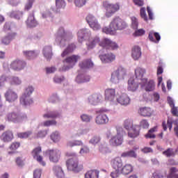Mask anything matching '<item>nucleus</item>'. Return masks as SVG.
Wrapping results in <instances>:
<instances>
[{"mask_svg":"<svg viewBox=\"0 0 178 178\" xmlns=\"http://www.w3.org/2000/svg\"><path fill=\"white\" fill-rule=\"evenodd\" d=\"M138 83H136L134 79L133 78H131L128 81V91H132L134 92V91H137V88H138Z\"/></svg>","mask_w":178,"mask_h":178,"instance_id":"72a5a7b5","label":"nucleus"},{"mask_svg":"<svg viewBox=\"0 0 178 178\" xmlns=\"http://www.w3.org/2000/svg\"><path fill=\"white\" fill-rule=\"evenodd\" d=\"M148 37L149 41H152V42L158 43L161 41V35L159 33L149 32Z\"/></svg>","mask_w":178,"mask_h":178,"instance_id":"e433bc0d","label":"nucleus"},{"mask_svg":"<svg viewBox=\"0 0 178 178\" xmlns=\"http://www.w3.org/2000/svg\"><path fill=\"white\" fill-rule=\"evenodd\" d=\"M4 97L8 102H15L18 98L17 93L12 89H8L6 92Z\"/></svg>","mask_w":178,"mask_h":178,"instance_id":"f3484780","label":"nucleus"},{"mask_svg":"<svg viewBox=\"0 0 178 178\" xmlns=\"http://www.w3.org/2000/svg\"><path fill=\"white\" fill-rule=\"evenodd\" d=\"M128 130V136L130 138H136V137L140 136V131L138 130L137 127H134Z\"/></svg>","mask_w":178,"mask_h":178,"instance_id":"4c0bfd02","label":"nucleus"},{"mask_svg":"<svg viewBox=\"0 0 178 178\" xmlns=\"http://www.w3.org/2000/svg\"><path fill=\"white\" fill-rule=\"evenodd\" d=\"M138 113L143 118H151L154 113V111L149 107H141L138 110Z\"/></svg>","mask_w":178,"mask_h":178,"instance_id":"aec40b11","label":"nucleus"},{"mask_svg":"<svg viewBox=\"0 0 178 178\" xmlns=\"http://www.w3.org/2000/svg\"><path fill=\"white\" fill-rule=\"evenodd\" d=\"M41 152V147H38L33 150L32 155L33 156V159H35L40 163V165H42V166H45L47 163L45 161H42V156L40 155Z\"/></svg>","mask_w":178,"mask_h":178,"instance_id":"dca6fc26","label":"nucleus"},{"mask_svg":"<svg viewBox=\"0 0 178 178\" xmlns=\"http://www.w3.org/2000/svg\"><path fill=\"white\" fill-rule=\"evenodd\" d=\"M83 145V141L75 140H70L67 143V147L70 148H73V147H80V145Z\"/></svg>","mask_w":178,"mask_h":178,"instance_id":"09e8293b","label":"nucleus"},{"mask_svg":"<svg viewBox=\"0 0 178 178\" xmlns=\"http://www.w3.org/2000/svg\"><path fill=\"white\" fill-rule=\"evenodd\" d=\"M26 67V61L23 60H15L10 64V68L13 70H15V72H20V70H23Z\"/></svg>","mask_w":178,"mask_h":178,"instance_id":"ddd939ff","label":"nucleus"},{"mask_svg":"<svg viewBox=\"0 0 178 178\" xmlns=\"http://www.w3.org/2000/svg\"><path fill=\"white\" fill-rule=\"evenodd\" d=\"M49 131V129L40 130L37 134H35V138H45Z\"/></svg>","mask_w":178,"mask_h":178,"instance_id":"603ef678","label":"nucleus"},{"mask_svg":"<svg viewBox=\"0 0 178 178\" xmlns=\"http://www.w3.org/2000/svg\"><path fill=\"white\" fill-rule=\"evenodd\" d=\"M79 59H80V56L72 55L71 56L67 57L63 63L65 65L59 68V72H67V70H70V69H73L77 63Z\"/></svg>","mask_w":178,"mask_h":178,"instance_id":"39448f33","label":"nucleus"},{"mask_svg":"<svg viewBox=\"0 0 178 178\" xmlns=\"http://www.w3.org/2000/svg\"><path fill=\"white\" fill-rule=\"evenodd\" d=\"M42 170L40 168H38L33 171V178H41V175Z\"/></svg>","mask_w":178,"mask_h":178,"instance_id":"338daca9","label":"nucleus"},{"mask_svg":"<svg viewBox=\"0 0 178 178\" xmlns=\"http://www.w3.org/2000/svg\"><path fill=\"white\" fill-rule=\"evenodd\" d=\"M42 55L47 60H51L54 53H52V46H44L42 49Z\"/></svg>","mask_w":178,"mask_h":178,"instance_id":"b1692460","label":"nucleus"},{"mask_svg":"<svg viewBox=\"0 0 178 178\" xmlns=\"http://www.w3.org/2000/svg\"><path fill=\"white\" fill-rule=\"evenodd\" d=\"M141 47L140 46H134L131 49V58L134 60H138L141 58Z\"/></svg>","mask_w":178,"mask_h":178,"instance_id":"5701e85b","label":"nucleus"},{"mask_svg":"<svg viewBox=\"0 0 178 178\" xmlns=\"http://www.w3.org/2000/svg\"><path fill=\"white\" fill-rule=\"evenodd\" d=\"M142 88L147 92L154 91L155 90V81L154 80L147 81V79H142Z\"/></svg>","mask_w":178,"mask_h":178,"instance_id":"2eb2a0df","label":"nucleus"},{"mask_svg":"<svg viewBox=\"0 0 178 178\" xmlns=\"http://www.w3.org/2000/svg\"><path fill=\"white\" fill-rule=\"evenodd\" d=\"M90 27L95 31L99 30V29H101V26L98 23L97 18L92 15H90Z\"/></svg>","mask_w":178,"mask_h":178,"instance_id":"2f4dec72","label":"nucleus"},{"mask_svg":"<svg viewBox=\"0 0 178 178\" xmlns=\"http://www.w3.org/2000/svg\"><path fill=\"white\" fill-rule=\"evenodd\" d=\"M122 158H137V153L134 150H130L128 152H123L121 154Z\"/></svg>","mask_w":178,"mask_h":178,"instance_id":"3c124183","label":"nucleus"},{"mask_svg":"<svg viewBox=\"0 0 178 178\" xmlns=\"http://www.w3.org/2000/svg\"><path fill=\"white\" fill-rule=\"evenodd\" d=\"M158 131V127H154L153 128H151L147 134L145 135V138H156V136H155L156 131Z\"/></svg>","mask_w":178,"mask_h":178,"instance_id":"49530a36","label":"nucleus"},{"mask_svg":"<svg viewBox=\"0 0 178 178\" xmlns=\"http://www.w3.org/2000/svg\"><path fill=\"white\" fill-rule=\"evenodd\" d=\"M79 147H81V149L79 151V154L81 155H84V154H88L90 152V148L88 147V145L83 143L82 145H80Z\"/></svg>","mask_w":178,"mask_h":178,"instance_id":"5fc2aeb1","label":"nucleus"},{"mask_svg":"<svg viewBox=\"0 0 178 178\" xmlns=\"http://www.w3.org/2000/svg\"><path fill=\"white\" fill-rule=\"evenodd\" d=\"M111 166L117 172H120L123 167V161L120 157H115L111 161Z\"/></svg>","mask_w":178,"mask_h":178,"instance_id":"a211bd4d","label":"nucleus"},{"mask_svg":"<svg viewBox=\"0 0 178 178\" xmlns=\"http://www.w3.org/2000/svg\"><path fill=\"white\" fill-rule=\"evenodd\" d=\"M140 127L143 129H149V123L147 120H142L140 123Z\"/></svg>","mask_w":178,"mask_h":178,"instance_id":"69168bd1","label":"nucleus"},{"mask_svg":"<svg viewBox=\"0 0 178 178\" xmlns=\"http://www.w3.org/2000/svg\"><path fill=\"white\" fill-rule=\"evenodd\" d=\"M177 168L172 167L170 169V172L167 176V178H178Z\"/></svg>","mask_w":178,"mask_h":178,"instance_id":"864d4df0","label":"nucleus"},{"mask_svg":"<svg viewBox=\"0 0 178 178\" xmlns=\"http://www.w3.org/2000/svg\"><path fill=\"white\" fill-rule=\"evenodd\" d=\"M45 70H46V74H52L55 73V72H56L57 69L54 66H53V67H47L45 68Z\"/></svg>","mask_w":178,"mask_h":178,"instance_id":"0e129e2a","label":"nucleus"},{"mask_svg":"<svg viewBox=\"0 0 178 178\" xmlns=\"http://www.w3.org/2000/svg\"><path fill=\"white\" fill-rule=\"evenodd\" d=\"M63 81H65V76H63L55 75L53 77V81L55 84H60Z\"/></svg>","mask_w":178,"mask_h":178,"instance_id":"13d9d810","label":"nucleus"},{"mask_svg":"<svg viewBox=\"0 0 178 178\" xmlns=\"http://www.w3.org/2000/svg\"><path fill=\"white\" fill-rule=\"evenodd\" d=\"M103 6L106 9V17H111V16H113V15H115V13H116V12L120 9V5L119 3L112 4L108 1L103 2Z\"/></svg>","mask_w":178,"mask_h":178,"instance_id":"1a4fd4ad","label":"nucleus"},{"mask_svg":"<svg viewBox=\"0 0 178 178\" xmlns=\"http://www.w3.org/2000/svg\"><path fill=\"white\" fill-rule=\"evenodd\" d=\"M35 90V88L33 85H29L24 88V91L19 98V102L22 105L26 106L27 105H31L34 102L31 95H33Z\"/></svg>","mask_w":178,"mask_h":178,"instance_id":"20e7f679","label":"nucleus"},{"mask_svg":"<svg viewBox=\"0 0 178 178\" xmlns=\"http://www.w3.org/2000/svg\"><path fill=\"white\" fill-rule=\"evenodd\" d=\"M8 80V76L6 75H1L0 76V90H2L3 87H5V83H6Z\"/></svg>","mask_w":178,"mask_h":178,"instance_id":"052dcab7","label":"nucleus"},{"mask_svg":"<svg viewBox=\"0 0 178 178\" xmlns=\"http://www.w3.org/2000/svg\"><path fill=\"white\" fill-rule=\"evenodd\" d=\"M31 134H33V131H28L26 132L17 133V136L18 138H29V137H30V136H31Z\"/></svg>","mask_w":178,"mask_h":178,"instance_id":"6e6d98bb","label":"nucleus"},{"mask_svg":"<svg viewBox=\"0 0 178 178\" xmlns=\"http://www.w3.org/2000/svg\"><path fill=\"white\" fill-rule=\"evenodd\" d=\"M66 6L65 0H56V8L57 9H63Z\"/></svg>","mask_w":178,"mask_h":178,"instance_id":"4d7b16f0","label":"nucleus"},{"mask_svg":"<svg viewBox=\"0 0 178 178\" xmlns=\"http://www.w3.org/2000/svg\"><path fill=\"white\" fill-rule=\"evenodd\" d=\"M24 56H26L27 59H35L38 55H40L39 51H23Z\"/></svg>","mask_w":178,"mask_h":178,"instance_id":"7c9ffc66","label":"nucleus"},{"mask_svg":"<svg viewBox=\"0 0 178 178\" xmlns=\"http://www.w3.org/2000/svg\"><path fill=\"white\" fill-rule=\"evenodd\" d=\"M126 134V132L123 131V128H118L117 129V134L112 136L109 140L110 145L113 147H118L123 144V136Z\"/></svg>","mask_w":178,"mask_h":178,"instance_id":"423d86ee","label":"nucleus"},{"mask_svg":"<svg viewBox=\"0 0 178 178\" xmlns=\"http://www.w3.org/2000/svg\"><path fill=\"white\" fill-rule=\"evenodd\" d=\"M124 126L127 130H130V129H133V127H133V120L130 119H127L124 121Z\"/></svg>","mask_w":178,"mask_h":178,"instance_id":"bf43d9fd","label":"nucleus"},{"mask_svg":"<svg viewBox=\"0 0 178 178\" xmlns=\"http://www.w3.org/2000/svg\"><path fill=\"white\" fill-rule=\"evenodd\" d=\"M162 127L164 131H166V130H168V127L170 131H172V128L173 127V121H172V119H168L167 123L166 122L163 121L162 123Z\"/></svg>","mask_w":178,"mask_h":178,"instance_id":"c03bdc74","label":"nucleus"},{"mask_svg":"<svg viewBox=\"0 0 178 178\" xmlns=\"http://www.w3.org/2000/svg\"><path fill=\"white\" fill-rule=\"evenodd\" d=\"M126 22H124L123 19L120 17H115L109 24V27L103 28L102 31L106 34H113L117 30H123V29H126Z\"/></svg>","mask_w":178,"mask_h":178,"instance_id":"f03ea898","label":"nucleus"},{"mask_svg":"<svg viewBox=\"0 0 178 178\" xmlns=\"http://www.w3.org/2000/svg\"><path fill=\"white\" fill-rule=\"evenodd\" d=\"M53 172L58 178H63L65 177V172H63V169L60 165H54L53 167Z\"/></svg>","mask_w":178,"mask_h":178,"instance_id":"473e14b6","label":"nucleus"},{"mask_svg":"<svg viewBox=\"0 0 178 178\" xmlns=\"http://www.w3.org/2000/svg\"><path fill=\"white\" fill-rule=\"evenodd\" d=\"M16 35V33H11L6 35V36H3L1 40V44L3 45H9L10 42H12L13 40H15Z\"/></svg>","mask_w":178,"mask_h":178,"instance_id":"393cba45","label":"nucleus"},{"mask_svg":"<svg viewBox=\"0 0 178 178\" xmlns=\"http://www.w3.org/2000/svg\"><path fill=\"white\" fill-rule=\"evenodd\" d=\"M26 24L29 29H33L38 26V22L34 17V13L30 14L26 21Z\"/></svg>","mask_w":178,"mask_h":178,"instance_id":"6ab92c4d","label":"nucleus"},{"mask_svg":"<svg viewBox=\"0 0 178 178\" xmlns=\"http://www.w3.org/2000/svg\"><path fill=\"white\" fill-rule=\"evenodd\" d=\"M50 138L53 143H59L60 141V133L58 131L52 132L50 135Z\"/></svg>","mask_w":178,"mask_h":178,"instance_id":"a18cd8bd","label":"nucleus"},{"mask_svg":"<svg viewBox=\"0 0 178 178\" xmlns=\"http://www.w3.org/2000/svg\"><path fill=\"white\" fill-rule=\"evenodd\" d=\"M0 138L4 143H10V141L13 140V133L10 131H7L2 134Z\"/></svg>","mask_w":178,"mask_h":178,"instance_id":"c756f323","label":"nucleus"},{"mask_svg":"<svg viewBox=\"0 0 178 178\" xmlns=\"http://www.w3.org/2000/svg\"><path fill=\"white\" fill-rule=\"evenodd\" d=\"M47 155H48L50 162L56 163L59 162L60 159V150L58 149H52L46 151Z\"/></svg>","mask_w":178,"mask_h":178,"instance_id":"9b49d317","label":"nucleus"},{"mask_svg":"<svg viewBox=\"0 0 178 178\" xmlns=\"http://www.w3.org/2000/svg\"><path fill=\"white\" fill-rule=\"evenodd\" d=\"M44 34L42 33V32L39 31L34 33V35H31L28 36V39L31 40V41H40V40H41Z\"/></svg>","mask_w":178,"mask_h":178,"instance_id":"37998d69","label":"nucleus"},{"mask_svg":"<svg viewBox=\"0 0 178 178\" xmlns=\"http://www.w3.org/2000/svg\"><path fill=\"white\" fill-rule=\"evenodd\" d=\"M67 156H71L66 161V165L68 170L79 173L83 170V165H79V159H77V154L74 152L67 153Z\"/></svg>","mask_w":178,"mask_h":178,"instance_id":"f257e3e1","label":"nucleus"},{"mask_svg":"<svg viewBox=\"0 0 178 178\" xmlns=\"http://www.w3.org/2000/svg\"><path fill=\"white\" fill-rule=\"evenodd\" d=\"M79 66L83 73H87L90 70V59L87 58L82 61H80L79 63Z\"/></svg>","mask_w":178,"mask_h":178,"instance_id":"c85d7f7f","label":"nucleus"},{"mask_svg":"<svg viewBox=\"0 0 178 178\" xmlns=\"http://www.w3.org/2000/svg\"><path fill=\"white\" fill-rule=\"evenodd\" d=\"M120 172L121 175H130L133 172V165L131 164H125L122 167Z\"/></svg>","mask_w":178,"mask_h":178,"instance_id":"ea45409f","label":"nucleus"},{"mask_svg":"<svg viewBox=\"0 0 178 178\" xmlns=\"http://www.w3.org/2000/svg\"><path fill=\"white\" fill-rule=\"evenodd\" d=\"M99 58L103 63H110L116 59V56L112 53L100 55Z\"/></svg>","mask_w":178,"mask_h":178,"instance_id":"a878e982","label":"nucleus"},{"mask_svg":"<svg viewBox=\"0 0 178 178\" xmlns=\"http://www.w3.org/2000/svg\"><path fill=\"white\" fill-rule=\"evenodd\" d=\"M90 30L88 29H83L78 31V41L81 44L83 42V41H89L90 40Z\"/></svg>","mask_w":178,"mask_h":178,"instance_id":"4468645a","label":"nucleus"},{"mask_svg":"<svg viewBox=\"0 0 178 178\" xmlns=\"http://www.w3.org/2000/svg\"><path fill=\"white\" fill-rule=\"evenodd\" d=\"M102 99V95L94 94L91 96L90 101L93 105H97Z\"/></svg>","mask_w":178,"mask_h":178,"instance_id":"8fccbe9b","label":"nucleus"},{"mask_svg":"<svg viewBox=\"0 0 178 178\" xmlns=\"http://www.w3.org/2000/svg\"><path fill=\"white\" fill-rule=\"evenodd\" d=\"M99 177V171L97 170H92L90 171V178H98Z\"/></svg>","mask_w":178,"mask_h":178,"instance_id":"774afa93","label":"nucleus"},{"mask_svg":"<svg viewBox=\"0 0 178 178\" xmlns=\"http://www.w3.org/2000/svg\"><path fill=\"white\" fill-rule=\"evenodd\" d=\"M135 74H136V79H140L143 81L144 80L143 77H144V75L145 74V70L140 67H137L135 70Z\"/></svg>","mask_w":178,"mask_h":178,"instance_id":"79ce46f5","label":"nucleus"},{"mask_svg":"<svg viewBox=\"0 0 178 178\" xmlns=\"http://www.w3.org/2000/svg\"><path fill=\"white\" fill-rule=\"evenodd\" d=\"M8 15L10 17H13V19H17V20H20V19L23 17V11H19V10L11 11L8 13Z\"/></svg>","mask_w":178,"mask_h":178,"instance_id":"58836bf2","label":"nucleus"},{"mask_svg":"<svg viewBox=\"0 0 178 178\" xmlns=\"http://www.w3.org/2000/svg\"><path fill=\"white\" fill-rule=\"evenodd\" d=\"M7 120L13 123H22L27 120V115L19 112H11L7 115Z\"/></svg>","mask_w":178,"mask_h":178,"instance_id":"6e6552de","label":"nucleus"},{"mask_svg":"<svg viewBox=\"0 0 178 178\" xmlns=\"http://www.w3.org/2000/svg\"><path fill=\"white\" fill-rule=\"evenodd\" d=\"M43 118L44 119H58V118H60L61 114L60 112L58 111H49L47 113H45L44 114H43Z\"/></svg>","mask_w":178,"mask_h":178,"instance_id":"412c9836","label":"nucleus"},{"mask_svg":"<svg viewBox=\"0 0 178 178\" xmlns=\"http://www.w3.org/2000/svg\"><path fill=\"white\" fill-rule=\"evenodd\" d=\"M35 0H27V2L25 4L24 9L25 10H30L33 8V3H34Z\"/></svg>","mask_w":178,"mask_h":178,"instance_id":"e2e57ef3","label":"nucleus"},{"mask_svg":"<svg viewBox=\"0 0 178 178\" xmlns=\"http://www.w3.org/2000/svg\"><path fill=\"white\" fill-rule=\"evenodd\" d=\"M116 97V90L114 88H107L105 90V99L106 101L113 102Z\"/></svg>","mask_w":178,"mask_h":178,"instance_id":"4be33fe9","label":"nucleus"},{"mask_svg":"<svg viewBox=\"0 0 178 178\" xmlns=\"http://www.w3.org/2000/svg\"><path fill=\"white\" fill-rule=\"evenodd\" d=\"M68 36L69 34L65 31L63 27L58 29L56 34V42L58 44L60 48H65V47H66V40H67Z\"/></svg>","mask_w":178,"mask_h":178,"instance_id":"0eeeda50","label":"nucleus"},{"mask_svg":"<svg viewBox=\"0 0 178 178\" xmlns=\"http://www.w3.org/2000/svg\"><path fill=\"white\" fill-rule=\"evenodd\" d=\"M9 80L11 86H20V84L22 83V79L19 78V76H10Z\"/></svg>","mask_w":178,"mask_h":178,"instance_id":"de8ad7c7","label":"nucleus"},{"mask_svg":"<svg viewBox=\"0 0 178 178\" xmlns=\"http://www.w3.org/2000/svg\"><path fill=\"white\" fill-rule=\"evenodd\" d=\"M47 101L50 104H57V102H59L60 101V99L59 98V96H58V94L54 92L49 95Z\"/></svg>","mask_w":178,"mask_h":178,"instance_id":"a19ab883","label":"nucleus"},{"mask_svg":"<svg viewBox=\"0 0 178 178\" xmlns=\"http://www.w3.org/2000/svg\"><path fill=\"white\" fill-rule=\"evenodd\" d=\"M56 124H58L56 120H48L43 122H40L38 124V127H50V126H56Z\"/></svg>","mask_w":178,"mask_h":178,"instance_id":"c9c22d12","label":"nucleus"},{"mask_svg":"<svg viewBox=\"0 0 178 178\" xmlns=\"http://www.w3.org/2000/svg\"><path fill=\"white\" fill-rule=\"evenodd\" d=\"M105 112H108V110L101 108L96 111L97 115L96 117L95 123L97 124H106V123L109 122V118H108V115L105 114Z\"/></svg>","mask_w":178,"mask_h":178,"instance_id":"9d476101","label":"nucleus"},{"mask_svg":"<svg viewBox=\"0 0 178 178\" xmlns=\"http://www.w3.org/2000/svg\"><path fill=\"white\" fill-rule=\"evenodd\" d=\"M97 44H99L100 47H102L103 48H106L107 49H118L119 48V46L116 42H113L112 40L105 38L102 41L99 42V38H96L91 40L90 48H94Z\"/></svg>","mask_w":178,"mask_h":178,"instance_id":"7ed1b4c3","label":"nucleus"},{"mask_svg":"<svg viewBox=\"0 0 178 178\" xmlns=\"http://www.w3.org/2000/svg\"><path fill=\"white\" fill-rule=\"evenodd\" d=\"M117 102L120 105L127 106L130 104V97L126 93H122L119 97L117 98Z\"/></svg>","mask_w":178,"mask_h":178,"instance_id":"bb28decb","label":"nucleus"},{"mask_svg":"<svg viewBox=\"0 0 178 178\" xmlns=\"http://www.w3.org/2000/svg\"><path fill=\"white\" fill-rule=\"evenodd\" d=\"M87 3V0H74V5L77 8H83Z\"/></svg>","mask_w":178,"mask_h":178,"instance_id":"680f3d73","label":"nucleus"},{"mask_svg":"<svg viewBox=\"0 0 178 178\" xmlns=\"http://www.w3.org/2000/svg\"><path fill=\"white\" fill-rule=\"evenodd\" d=\"M90 80V76L86 74V72L83 74H79L76 79L75 81L77 84H83V83H87Z\"/></svg>","mask_w":178,"mask_h":178,"instance_id":"cd10ccee","label":"nucleus"},{"mask_svg":"<svg viewBox=\"0 0 178 178\" xmlns=\"http://www.w3.org/2000/svg\"><path fill=\"white\" fill-rule=\"evenodd\" d=\"M74 49H76V44H74V43H71L68 44L67 48L61 54L62 58H65V56H66L67 55H69V54H72V52H73Z\"/></svg>","mask_w":178,"mask_h":178,"instance_id":"f704fd0d","label":"nucleus"},{"mask_svg":"<svg viewBox=\"0 0 178 178\" xmlns=\"http://www.w3.org/2000/svg\"><path fill=\"white\" fill-rule=\"evenodd\" d=\"M126 74V70L122 67H119L117 70L111 74V81L112 83H119V80H120V77H123Z\"/></svg>","mask_w":178,"mask_h":178,"instance_id":"f8f14e48","label":"nucleus"}]
</instances>
